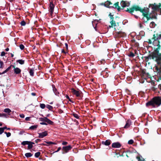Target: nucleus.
<instances>
[{
	"instance_id": "1",
	"label": "nucleus",
	"mask_w": 161,
	"mask_h": 161,
	"mask_svg": "<svg viewBox=\"0 0 161 161\" xmlns=\"http://www.w3.org/2000/svg\"><path fill=\"white\" fill-rule=\"evenodd\" d=\"M148 10V8H144V9H142L139 7L137 6H133L132 8L128 10V11L130 13H132L134 10L140 11L142 13V14L144 16L142 19L144 21L146 20L145 22H147L150 18H152L150 16H148V15L149 12Z\"/></svg>"
},
{
	"instance_id": "2",
	"label": "nucleus",
	"mask_w": 161,
	"mask_h": 161,
	"mask_svg": "<svg viewBox=\"0 0 161 161\" xmlns=\"http://www.w3.org/2000/svg\"><path fill=\"white\" fill-rule=\"evenodd\" d=\"M161 104V96L156 97H153L150 101L146 103V106H155L157 105V106H159Z\"/></svg>"
},
{
	"instance_id": "3",
	"label": "nucleus",
	"mask_w": 161,
	"mask_h": 161,
	"mask_svg": "<svg viewBox=\"0 0 161 161\" xmlns=\"http://www.w3.org/2000/svg\"><path fill=\"white\" fill-rule=\"evenodd\" d=\"M152 39L154 40L153 42V44L154 46H157L158 47L156 49L155 51L157 53H158L160 47L158 40L161 39V34H157L156 36L155 35H154Z\"/></svg>"
},
{
	"instance_id": "4",
	"label": "nucleus",
	"mask_w": 161,
	"mask_h": 161,
	"mask_svg": "<svg viewBox=\"0 0 161 161\" xmlns=\"http://www.w3.org/2000/svg\"><path fill=\"white\" fill-rule=\"evenodd\" d=\"M109 16L110 19V23L111 25H109L108 28H111L114 27V29L116 30V29L115 28V26H116V25L115 21L114 20V17L113 16V15H112L110 13V14H109Z\"/></svg>"
},
{
	"instance_id": "5",
	"label": "nucleus",
	"mask_w": 161,
	"mask_h": 161,
	"mask_svg": "<svg viewBox=\"0 0 161 161\" xmlns=\"http://www.w3.org/2000/svg\"><path fill=\"white\" fill-rule=\"evenodd\" d=\"M160 6H161V3L159 4V5H156V4L154 3L153 4H150L149 8H151L154 10L157 11L160 10V14H161V8H159Z\"/></svg>"
},
{
	"instance_id": "6",
	"label": "nucleus",
	"mask_w": 161,
	"mask_h": 161,
	"mask_svg": "<svg viewBox=\"0 0 161 161\" xmlns=\"http://www.w3.org/2000/svg\"><path fill=\"white\" fill-rule=\"evenodd\" d=\"M71 92L78 97H81V92L79 91H77L74 88H72L71 89Z\"/></svg>"
},
{
	"instance_id": "7",
	"label": "nucleus",
	"mask_w": 161,
	"mask_h": 161,
	"mask_svg": "<svg viewBox=\"0 0 161 161\" xmlns=\"http://www.w3.org/2000/svg\"><path fill=\"white\" fill-rule=\"evenodd\" d=\"M72 148V147L70 145L67 146H64L62 147V150L63 151L62 153L64 154L67 153L68 151L70 150Z\"/></svg>"
},
{
	"instance_id": "8",
	"label": "nucleus",
	"mask_w": 161,
	"mask_h": 161,
	"mask_svg": "<svg viewBox=\"0 0 161 161\" xmlns=\"http://www.w3.org/2000/svg\"><path fill=\"white\" fill-rule=\"evenodd\" d=\"M121 146L120 143L118 142L113 143L112 145V147L113 148H119Z\"/></svg>"
},
{
	"instance_id": "9",
	"label": "nucleus",
	"mask_w": 161,
	"mask_h": 161,
	"mask_svg": "<svg viewBox=\"0 0 161 161\" xmlns=\"http://www.w3.org/2000/svg\"><path fill=\"white\" fill-rule=\"evenodd\" d=\"M39 134L38 137L40 138H43L45 136H47L48 134L47 131H45L42 133H38Z\"/></svg>"
},
{
	"instance_id": "10",
	"label": "nucleus",
	"mask_w": 161,
	"mask_h": 161,
	"mask_svg": "<svg viewBox=\"0 0 161 161\" xmlns=\"http://www.w3.org/2000/svg\"><path fill=\"white\" fill-rule=\"evenodd\" d=\"M54 6L53 3L51 2L49 5V11L50 12V15L52 16V15L54 11Z\"/></svg>"
},
{
	"instance_id": "11",
	"label": "nucleus",
	"mask_w": 161,
	"mask_h": 161,
	"mask_svg": "<svg viewBox=\"0 0 161 161\" xmlns=\"http://www.w3.org/2000/svg\"><path fill=\"white\" fill-rule=\"evenodd\" d=\"M120 4L123 7H128L130 5V3L129 2H126L124 1H122Z\"/></svg>"
},
{
	"instance_id": "12",
	"label": "nucleus",
	"mask_w": 161,
	"mask_h": 161,
	"mask_svg": "<svg viewBox=\"0 0 161 161\" xmlns=\"http://www.w3.org/2000/svg\"><path fill=\"white\" fill-rule=\"evenodd\" d=\"M102 143L106 146H108L111 144V141L109 140H107L105 141H103L102 142Z\"/></svg>"
},
{
	"instance_id": "13",
	"label": "nucleus",
	"mask_w": 161,
	"mask_h": 161,
	"mask_svg": "<svg viewBox=\"0 0 161 161\" xmlns=\"http://www.w3.org/2000/svg\"><path fill=\"white\" fill-rule=\"evenodd\" d=\"M131 124L130 120H128L126 122V124L124 127L125 128H127L130 127Z\"/></svg>"
},
{
	"instance_id": "14",
	"label": "nucleus",
	"mask_w": 161,
	"mask_h": 161,
	"mask_svg": "<svg viewBox=\"0 0 161 161\" xmlns=\"http://www.w3.org/2000/svg\"><path fill=\"white\" fill-rule=\"evenodd\" d=\"M53 90L56 95L58 96L59 94V92L58 91L57 89L56 88L55 86L54 85H52Z\"/></svg>"
},
{
	"instance_id": "15",
	"label": "nucleus",
	"mask_w": 161,
	"mask_h": 161,
	"mask_svg": "<svg viewBox=\"0 0 161 161\" xmlns=\"http://www.w3.org/2000/svg\"><path fill=\"white\" fill-rule=\"evenodd\" d=\"M112 4L109 1H107L106 2L104 3V6L108 8H110L112 7V6L111 5Z\"/></svg>"
},
{
	"instance_id": "16",
	"label": "nucleus",
	"mask_w": 161,
	"mask_h": 161,
	"mask_svg": "<svg viewBox=\"0 0 161 161\" xmlns=\"http://www.w3.org/2000/svg\"><path fill=\"white\" fill-rule=\"evenodd\" d=\"M14 71L15 74H18L20 73L21 70L19 68L17 67L14 68Z\"/></svg>"
},
{
	"instance_id": "17",
	"label": "nucleus",
	"mask_w": 161,
	"mask_h": 161,
	"mask_svg": "<svg viewBox=\"0 0 161 161\" xmlns=\"http://www.w3.org/2000/svg\"><path fill=\"white\" fill-rule=\"evenodd\" d=\"M119 3H116L113 6H112V8H117L118 10L119 11L120 9V8L119 6Z\"/></svg>"
},
{
	"instance_id": "18",
	"label": "nucleus",
	"mask_w": 161,
	"mask_h": 161,
	"mask_svg": "<svg viewBox=\"0 0 161 161\" xmlns=\"http://www.w3.org/2000/svg\"><path fill=\"white\" fill-rule=\"evenodd\" d=\"M3 111L5 113H8V115H9V113L11 112V111L9 108H6L4 109Z\"/></svg>"
},
{
	"instance_id": "19",
	"label": "nucleus",
	"mask_w": 161,
	"mask_h": 161,
	"mask_svg": "<svg viewBox=\"0 0 161 161\" xmlns=\"http://www.w3.org/2000/svg\"><path fill=\"white\" fill-rule=\"evenodd\" d=\"M16 62L20 64H24L25 60L22 59H19L17 60Z\"/></svg>"
},
{
	"instance_id": "20",
	"label": "nucleus",
	"mask_w": 161,
	"mask_h": 161,
	"mask_svg": "<svg viewBox=\"0 0 161 161\" xmlns=\"http://www.w3.org/2000/svg\"><path fill=\"white\" fill-rule=\"evenodd\" d=\"M38 127L37 125H32L30 127V129L31 130H34L36 129Z\"/></svg>"
},
{
	"instance_id": "21",
	"label": "nucleus",
	"mask_w": 161,
	"mask_h": 161,
	"mask_svg": "<svg viewBox=\"0 0 161 161\" xmlns=\"http://www.w3.org/2000/svg\"><path fill=\"white\" fill-rule=\"evenodd\" d=\"M46 120L45 121L46 122H47L48 124H50V125H51L53 124V122L52 121H51V120H50L49 119H48L46 117Z\"/></svg>"
},
{
	"instance_id": "22",
	"label": "nucleus",
	"mask_w": 161,
	"mask_h": 161,
	"mask_svg": "<svg viewBox=\"0 0 161 161\" xmlns=\"http://www.w3.org/2000/svg\"><path fill=\"white\" fill-rule=\"evenodd\" d=\"M32 155H33V154L30 153H26L25 154V156L27 158H29V157H31L32 156Z\"/></svg>"
},
{
	"instance_id": "23",
	"label": "nucleus",
	"mask_w": 161,
	"mask_h": 161,
	"mask_svg": "<svg viewBox=\"0 0 161 161\" xmlns=\"http://www.w3.org/2000/svg\"><path fill=\"white\" fill-rule=\"evenodd\" d=\"M136 158L138 159V161H145L144 159L142 156L137 157Z\"/></svg>"
},
{
	"instance_id": "24",
	"label": "nucleus",
	"mask_w": 161,
	"mask_h": 161,
	"mask_svg": "<svg viewBox=\"0 0 161 161\" xmlns=\"http://www.w3.org/2000/svg\"><path fill=\"white\" fill-rule=\"evenodd\" d=\"M155 26V24L153 22H152L150 24V26L151 28H154Z\"/></svg>"
},
{
	"instance_id": "25",
	"label": "nucleus",
	"mask_w": 161,
	"mask_h": 161,
	"mask_svg": "<svg viewBox=\"0 0 161 161\" xmlns=\"http://www.w3.org/2000/svg\"><path fill=\"white\" fill-rule=\"evenodd\" d=\"M29 143V141H23V142H21V144L22 145L25 146L26 145H28Z\"/></svg>"
},
{
	"instance_id": "26",
	"label": "nucleus",
	"mask_w": 161,
	"mask_h": 161,
	"mask_svg": "<svg viewBox=\"0 0 161 161\" xmlns=\"http://www.w3.org/2000/svg\"><path fill=\"white\" fill-rule=\"evenodd\" d=\"M12 67V66H10L8 67L5 71H4L2 73V74H4L6 73L7 72H8L11 68Z\"/></svg>"
},
{
	"instance_id": "27",
	"label": "nucleus",
	"mask_w": 161,
	"mask_h": 161,
	"mask_svg": "<svg viewBox=\"0 0 161 161\" xmlns=\"http://www.w3.org/2000/svg\"><path fill=\"white\" fill-rule=\"evenodd\" d=\"M46 117H44V118H39V120L40 121H42V122H45V121L46 120Z\"/></svg>"
},
{
	"instance_id": "28",
	"label": "nucleus",
	"mask_w": 161,
	"mask_h": 161,
	"mask_svg": "<svg viewBox=\"0 0 161 161\" xmlns=\"http://www.w3.org/2000/svg\"><path fill=\"white\" fill-rule=\"evenodd\" d=\"M41 154V153L40 152H38L36 153L35 154V156L36 158H38Z\"/></svg>"
},
{
	"instance_id": "29",
	"label": "nucleus",
	"mask_w": 161,
	"mask_h": 161,
	"mask_svg": "<svg viewBox=\"0 0 161 161\" xmlns=\"http://www.w3.org/2000/svg\"><path fill=\"white\" fill-rule=\"evenodd\" d=\"M29 73L30 75L33 76L34 75V70L33 69H31L30 70Z\"/></svg>"
},
{
	"instance_id": "30",
	"label": "nucleus",
	"mask_w": 161,
	"mask_h": 161,
	"mask_svg": "<svg viewBox=\"0 0 161 161\" xmlns=\"http://www.w3.org/2000/svg\"><path fill=\"white\" fill-rule=\"evenodd\" d=\"M46 107L50 110H52L53 109V107L49 105H47Z\"/></svg>"
},
{
	"instance_id": "31",
	"label": "nucleus",
	"mask_w": 161,
	"mask_h": 161,
	"mask_svg": "<svg viewBox=\"0 0 161 161\" xmlns=\"http://www.w3.org/2000/svg\"><path fill=\"white\" fill-rule=\"evenodd\" d=\"M45 142L46 143H47L49 145H51V144H56V143L55 142H46L45 141Z\"/></svg>"
},
{
	"instance_id": "32",
	"label": "nucleus",
	"mask_w": 161,
	"mask_h": 161,
	"mask_svg": "<svg viewBox=\"0 0 161 161\" xmlns=\"http://www.w3.org/2000/svg\"><path fill=\"white\" fill-rule=\"evenodd\" d=\"M33 145L31 143H29L28 144V148L29 149H30L33 147Z\"/></svg>"
},
{
	"instance_id": "33",
	"label": "nucleus",
	"mask_w": 161,
	"mask_h": 161,
	"mask_svg": "<svg viewBox=\"0 0 161 161\" xmlns=\"http://www.w3.org/2000/svg\"><path fill=\"white\" fill-rule=\"evenodd\" d=\"M40 107L42 109H44L45 107V105L44 104L41 103L40 104Z\"/></svg>"
},
{
	"instance_id": "34",
	"label": "nucleus",
	"mask_w": 161,
	"mask_h": 161,
	"mask_svg": "<svg viewBox=\"0 0 161 161\" xmlns=\"http://www.w3.org/2000/svg\"><path fill=\"white\" fill-rule=\"evenodd\" d=\"M133 142L134 141L132 139H131L129 140L128 142V144H132L133 143Z\"/></svg>"
},
{
	"instance_id": "35",
	"label": "nucleus",
	"mask_w": 161,
	"mask_h": 161,
	"mask_svg": "<svg viewBox=\"0 0 161 161\" xmlns=\"http://www.w3.org/2000/svg\"><path fill=\"white\" fill-rule=\"evenodd\" d=\"M73 116L75 118H76L77 119H79V115L77 114L74 113V114H73Z\"/></svg>"
},
{
	"instance_id": "36",
	"label": "nucleus",
	"mask_w": 161,
	"mask_h": 161,
	"mask_svg": "<svg viewBox=\"0 0 161 161\" xmlns=\"http://www.w3.org/2000/svg\"><path fill=\"white\" fill-rule=\"evenodd\" d=\"M5 133L6 134V136L8 137L10 136L11 135V133L10 132H5Z\"/></svg>"
},
{
	"instance_id": "37",
	"label": "nucleus",
	"mask_w": 161,
	"mask_h": 161,
	"mask_svg": "<svg viewBox=\"0 0 161 161\" xmlns=\"http://www.w3.org/2000/svg\"><path fill=\"white\" fill-rule=\"evenodd\" d=\"M129 56L131 57H133L135 56L134 54L132 53L131 52L129 55Z\"/></svg>"
},
{
	"instance_id": "38",
	"label": "nucleus",
	"mask_w": 161,
	"mask_h": 161,
	"mask_svg": "<svg viewBox=\"0 0 161 161\" xmlns=\"http://www.w3.org/2000/svg\"><path fill=\"white\" fill-rule=\"evenodd\" d=\"M20 24L22 26H25L26 25V22L23 20L21 22Z\"/></svg>"
},
{
	"instance_id": "39",
	"label": "nucleus",
	"mask_w": 161,
	"mask_h": 161,
	"mask_svg": "<svg viewBox=\"0 0 161 161\" xmlns=\"http://www.w3.org/2000/svg\"><path fill=\"white\" fill-rule=\"evenodd\" d=\"M19 47L21 50H22L25 47L23 45L21 44L19 45Z\"/></svg>"
},
{
	"instance_id": "40",
	"label": "nucleus",
	"mask_w": 161,
	"mask_h": 161,
	"mask_svg": "<svg viewBox=\"0 0 161 161\" xmlns=\"http://www.w3.org/2000/svg\"><path fill=\"white\" fill-rule=\"evenodd\" d=\"M7 115L6 114H0V117H6Z\"/></svg>"
},
{
	"instance_id": "41",
	"label": "nucleus",
	"mask_w": 161,
	"mask_h": 161,
	"mask_svg": "<svg viewBox=\"0 0 161 161\" xmlns=\"http://www.w3.org/2000/svg\"><path fill=\"white\" fill-rule=\"evenodd\" d=\"M157 59L159 61H161V54H160L158 55V58H157Z\"/></svg>"
},
{
	"instance_id": "42",
	"label": "nucleus",
	"mask_w": 161,
	"mask_h": 161,
	"mask_svg": "<svg viewBox=\"0 0 161 161\" xmlns=\"http://www.w3.org/2000/svg\"><path fill=\"white\" fill-rule=\"evenodd\" d=\"M0 68H3V61L0 60Z\"/></svg>"
},
{
	"instance_id": "43",
	"label": "nucleus",
	"mask_w": 161,
	"mask_h": 161,
	"mask_svg": "<svg viewBox=\"0 0 161 161\" xmlns=\"http://www.w3.org/2000/svg\"><path fill=\"white\" fill-rule=\"evenodd\" d=\"M4 132V130H3L1 128V129H0V135L2 134Z\"/></svg>"
},
{
	"instance_id": "44",
	"label": "nucleus",
	"mask_w": 161,
	"mask_h": 161,
	"mask_svg": "<svg viewBox=\"0 0 161 161\" xmlns=\"http://www.w3.org/2000/svg\"><path fill=\"white\" fill-rule=\"evenodd\" d=\"M61 149V147H58V149H57V151H55L53 153L58 152L59 151H60Z\"/></svg>"
},
{
	"instance_id": "45",
	"label": "nucleus",
	"mask_w": 161,
	"mask_h": 161,
	"mask_svg": "<svg viewBox=\"0 0 161 161\" xmlns=\"http://www.w3.org/2000/svg\"><path fill=\"white\" fill-rule=\"evenodd\" d=\"M5 52L3 51V52H1V55L2 56H4L5 55Z\"/></svg>"
},
{
	"instance_id": "46",
	"label": "nucleus",
	"mask_w": 161,
	"mask_h": 161,
	"mask_svg": "<svg viewBox=\"0 0 161 161\" xmlns=\"http://www.w3.org/2000/svg\"><path fill=\"white\" fill-rule=\"evenodd\" d=\"M41 141V140L40 139H37L35 140V142L36 143H38L39 142H40Z\"/></svg>"
},
{
	"instance_id": "47",
	"label": "nucleus",
	"mask_w": 161,
	"mask_h": 161,
	"mask_svg": "<svg viewBox=\"0 0 161 161\" xmlns=\"http://www.w3.org/2000/svg\"><path fill=\"white\" fill-rule=\"evenodd\" d=\"M40 124L42 125H47V124L46 123V122H41L40 123Z\"/></svg>"
},
{
	"instance_id": "48",
	"label": "nucleus",
	"mask_w": 161,
	"mask_h": 161,
	"mask_svg": "<svg viewBox=\"0 0 161 161\" xmlns=\"http://www.w3.org/2000/svg\"><path fill=\"white\" fill-rule=\"evenodd\" d=\"M68 142H63L62 143V144L63 145H65L67 144Z\"/></svg>"
},
{
	"instance_id": "49",
	"label": "nucleus",
	"mask_w": 161,
	"mask_h": 161,
	"mask_svg": "<svg viewBox=\"0 0 161 161\" xmlns=\"http://www.w3.org/2000/svg\"><path fill=\"white\" fill-rule=\"evenodd\" d=\"M19 116L21 118H24L25 117V115L23 114H20Z\"/></svg>"
},
{
	"instance_id": "50",
	"label": "nucleus",
	"mask_w": 161,
	"mask_h": 161,
	"mask_svg": "<svg viewBox=\"0 0 161 161\" xmlns=\"http://www.w3.org/2000/svg\"><path fill=\"white\" fill-rule=\"evenodd\" d=\"M30 117H27L25 118V119L26 120L28 121L30 120Z\"/></svg>"
},
{
	"instance_id": "51",
	"label": "nucleus",
	"mask_w": 161,
	"mask_h": 161,
	"mask_svg": "<svg viewBox=\"0 0 161 161\" xmlns=\"http://www.w3.org/2000/svg\"><path fill=\"white\" fill-rule=\"evenodd\" d=\"M31 94L33 96H35L36 95V94L35 93L32 92L31 93Z\"/></svg>"
},
{
	"instance_id": "52",
	"label": "nucleus",
	"mask_w": 161,
	"mask_h": 161,
	"mask_svg": "<svg viewBox=\"0 0 161 161\" xmlns=\"http://www.w3.org/2000/svg\"><path fill=\"white\" fill-rule=\"evenodd\" d=\"M1 128L3 130L5 129H7L6 127H1Z\"/></svg>"
},
{
	"instance_id": "53",
	"label": "nucleus",
	"mask_w": 161,
	"mask_h": 161,
	"mask_svg": "<svg viewBox=\"0 0 161 161\" xmlns=\"http://www.w3.org/2000/svg\"><path fill=\"white\" fill-rule=\"evenodd\" d=\"M65 45L66 48L67 49L68 48V45L67 43H65Z\"/></svg>"
},
{
	"instance_id": "54",
	"label": "nucleus",
	"mask_w": 161,
	"mask_h": 161,
	"mask_svg": "<svg viewBox=\"0 0 161 161\" xmlns=\"http://www.w3.org/2000/svg\"><path fill=\"white\" fill-rule=\"evenodd\" d=\"M62 53H66L64 51V49H62Z\"/></svg>"
},
{
	"instance_id": "55",
	"label": "nucleus",
	"mask_w": 161,
	"mask_h": 161,
	"mask_svg": "<svg viewBox=\"0 0 161 161\" xmlns=\"http://www.w3.org/2000/svg\"><path fill=\"white\" fill-rule=\"evenodd\" d=\"M66 97L67 99H69V97L67 95H66Z\"/></svg>"
},
{
	"instance_id": "56",
	"label": "nucleus",
	"mask_w": 161,
	"mask_h": 161,
	"mask_svg": "<svg viewBox=\"0 0 161 161\" xmlns=\"http://www.w3.org/2000/svg\"><path fill=\"white\" fill-rule=\"evenodd\" d=\"M29 143H31L32 145H33L35 144L34 142H30V141H29Z\"/></svg>"
},
{
	"instance_id": "57",
	"label": "nucleus",
	"mask_w": 161,
	"mask_h": 161,
	"mask_svg": "<svg viewBox=\"0 0 161 161\" xmlns=\"http://www.w3.org/2000/svg\"><path fill=\"white\" fill-rule=\"evenodd\" d=\"M9 50V49L8 48H6V49H5V50L6 51H8Z\"/></svg>"
},
{
	"instance_id": "58",
	"label": "nucleus",
	"mask_w": 161,
	"mask_h": 161,
	"mask_svg": "<svg viewBox=\"0 0 161 161\" xmlns=\"http://www.w3.org/2000/svg\"><path fill=\"white\" fill-rule=\"evenodd\" d=\"M14 56V55L13 54H12V53H11V57H13Z\"/></svg>"
},
{
	"instance_id": "59",
	"label": "nucleus",
	"mask_w": 161,
	"mask_h": 161,
	"mask_svg": "<svg viewBox=\"0 0 161 161\" xmlns=\"http://www.w3.org/2000/svg\"><path fill=\"white\" fill-rule=\"evenodd\" d=\"M11 66H12V67H13V68H15V66L14 65H11Z\"/></svg>"
},
{
	"instance_id": "60",
	"label": "nucleus",
	"mask_w": 161,
	"mask_h": 161,
	"mask_svg": "<svg viewBox=\"0 0 161 161\" xmlns=\"http://www.w3.org/2000/svg\"><path fill=\"white\" fill-rule=\"evenodd\" d=\"M2 124L0 123V126H2Z\"/></svg>"
},
{
	"instance_id": "61",
	"label": "nucleus",
	"mask_w": 161,
	"mask_h": 161,
	"mask_svg": "<svg viewBox=\"0 0 161 161\" xmlns=\"http://www.w3.org/2000/svg\"><path fill=\"white\" fill-rule=\"evenodd\" d=\"M69 101L70 102H71V99L69 98Z\"/></svg>"
},
{
	"instance_id": "62",
	"label": "nucleus",
	"mask_w": 161,
	"mask_h": 161,
	"mask_svg": "<svg viewBox=\"0 0 161 161\" xmlns=\"http://www.w3.org/2000/svg\"><path fill=\"white\" fill-rule=\"evenodd\" d=\"M8 130H10V128H8L7 129Z\"/></svg>"
},
{
	"instance_id": "63",
	"label": "nucleus",
	"mask_w": 161,
	"mask_h": 161,
	"mask_svg": "<svg viewBox=\"0 0 161 161\" xmlns=\"http://www.w3.org/2000/svg\"><path fill=\"white\" fill-rule=\"evenodd\" d=\"M52 103H50V104H52Z\"/></svg>"
},
{
	"instance_id": "64",
	"label": "nucleus",
	"mask_w": 161,
	"mask_h": 161,
	"mask_svg": "<svg viewBox=\"0 0 161 161\" xmlns=\"http://www.w3.org/2000/svg\"><path fill=\"white\" fill-rule=\"evenodd\" d=\"M44 145L45 146H47V145H46V144H44Z\"/></svg>"
}]
</instances>
